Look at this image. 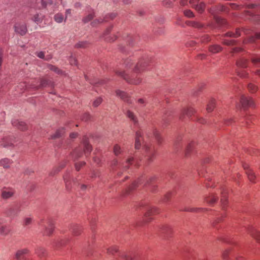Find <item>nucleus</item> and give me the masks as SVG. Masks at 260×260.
Listing matches in <instances>:
<instances>
[{
  "label": "nucleus",
  "mask_w": 260,
  "mask_h": 260,
  "mask_svg": "<svg viewBox=\"0 0 260 260\" xmlns=\"http://www.w3.org/2000/svg\"><path fill=\"white\" fill-rule=\"evenodd\" d=\"M116 73L117 75H120L122 77L124 78L126 81H128L130 83L132 84H139L141 83L142 81L141 78L140 77H136V78H132V77H129L126 73H125V71H116Z\"/></svg>",
  "instance_id": "1"
},
{
  "label": "nucleus",
  "mask_w": 260,
  "mask_h": 260,
  "mask_svg": "<svg viewBox=\"0 0 260 260\" xmlns=\"http://www.w3.org/2000/svg\"><path fill=\"white\" fill-rule=\"evenodd\" d=\"M14 28L15 32L22 36L26 34L27 31V26L24 22H17L15 23Z\"/></svg>",
  "instance_id": "2"
},
{
  "label": "nucleus",
  "mask_w": 260,
  "mask_h": 260,
  "mask_svg": "<svg viewBox=\"0 0 260 260\" xmlns=\"http://www.w3.org/2000/svg\"><path fill=\"white\" fill-rule=\"evenodd\" d=\"M240 102L243 107H252L254 105L253 99L246 95H242Z\"/></svg>",
  "instance_id": "3"
},
{
  "label": "nucleus",
  "mask_w": 260,
  "mask_h": 260,
  "mask_svg": "<svg viewBox=\"0 0 260 260\" xmlns=\"http://www.w3.org/2000/svg\"><path fill=\"white\" fill-rule=\"evenodd\" d=\"M189 3L199 12H203L204 11L205 5L204 3H202V2H200V0H190Z\"/></svg>",
  "instance_id": "4"
},
{
  "label": "nucleus",
  "mask_w": 260,
  "mask_h": 260,
  "mask_svg": "<svg viewBox=\"0 0 260 260\" xmlns=\"http://www.w3.org/2000/svg\"><path fill=\"white\" fill-rule=\"evenodd\" d=\"M12 124L20 130H26L27 128V126L25 122L19 121L18 119H13Z\"/></svg>",
  "instance_id": "5"
},
{
  "label": "nucleus",
  "mask_w": 260,
  "mask_h": 260,
  "mask_svg": "<svg viewBox=\"0 0 260 260\" xmlns=\"http://www.w3.org/2000/svg\"><path fill=\"white\" fill-rule=\"evenodd\" d=\"M10 232V228L8 225L4 224V219H0V234L6 236Z\"/></svg>",
  "instance_id": "6"
},
{
  "label": "nucleus",
  "mask_w": 260,
  "mask_h": 260,
  "mask_svg": "<svg viewBox=\"0 0 260 260\" xmlns=\"http://www.w3.org/2000/svg\"><path fill=\"white\" fill-rule=\"evenodd\" d=\"M15 192L12 188H4L2 190L1 196L3 199H10L11 197L13 196Z\"/></svg>",
  "instance_id": "7"
},
{
  "label": "nucleus",
  "mask_w": 260,
  "mask_h": 260,
  "mask_svg": "<svg viewBox=\"0 0 260 260\" xmlns=\"http://www.w3.org/2000/svg\"><path fill=\"white\" fill-rule=\"evenodd\" d=\"M243 167L244 169L246 170V174L248 175L249 180L250 181L254 182L255 178V175L254 172L252 171L251 169H249L248 165H246V164L243 165Z\"/></svg>",
  "instance_id": "8"
},
{
  "label": "nucleus",
  "mask_w": 260,
  "mask_h": 260,
  "mask_svg": "<svg viewBox=\"0 0 260 260\" xmlns=\"http://www.w3.org/2000/svg\"><path fill=\"white\" fill-rule=\"evenodd\" d=\"M148 63V60L146 59H142L140 60L138 63L135 66V71H142L143 70L145 67L147 65Z\"/></svg>",
  "instance_id": "9"
},
{
  "label": "nucleus",
  "mask_w": 260,
  "mask_h": 260,
  "mask_svg": "<svg viewBox=\"0 0 260 260\" xmlns=\"http://www.w3.org/2000/svg\"><path fill=\"white\" fill-rule=\"evenodd\" d=\"M65 133V128L62 127V128H59L57 129L54 134H52L51 136V139H57V138H60V137L62 136Z\"/></svg>",
  "instance_id": "10"
},
{
  "label": "nucleus",
  "mask_w": 260,
  "mask_h": 260,
  "mask_svg": "<svg viewBox=\"0 0 260 260\" xmlns=\"http://www.w3.org/2000/svg\"><path fill=\"white\" fill-rule=\"evenodd\" d=\"M29 251L28 249H20L18 250L15 254V258L17 260H22L23 256L27 254Z\"/></svg>",
  "instance_id": "11"
},
{
  "label": "nucleus",
  "mask_w": 260,
  "mask_h": 260,
  "mask_svg": "<svg viewBox=\"0 0 260 260\" xmlns=\"http://www.w3.org/2000/svg\"><path fill=\"white\" fill-rule=\"evenodd\" d=\"M116 94L125 102H131V100L126 93L124 92V91H122V90H120V89H117L116 91Z\"/></svg>",
  "instance_id": "12"
},
{
  "label": "nucleus",
  "mask_w": 260,
  "mask_h": 260,
  "mask_svg": "<svg viewBox=\"0 0 260 260\" xmlns=\"http://www.w3.org/2000/svg\"><path fill=\"white\" fill-rule=\"evenodd\" d=\"M142 142L143 137L141 131H137L136 133L135 146H141Z\"/></svg>",
  "instance_id": "13"
},
{
  "label": "nucleus",
  "mask_w": 260,
  "mask_h": 260,
  "mask_svg": "<svg viewBox=\"0 0 260 260\" xmlns=\"http://www.w3.org/2000/svg\"><path fill=\"white\" fill-rule=\"evenodd\" d=\"M72 231L73 234L75 236H78V235L81 234V232L82 231V228L81 225L75 224V225H73Z\"/></svg>",
  "instance_id": "14"
},
{
  "label": "nucleus",
  "mask_w": 260,
  "mask_h": 260,
  "mask_svg": "<svg viewBox=\"0 0 260 260\" xmlns=\"http://www.w3.org/2000/svg\"><path fill=\"white\" fill-rule=\"evenodd\" d=\"M157 212V209L155 207H152L151 208H148L147 211L146 213H145V216L146 217V220L147 221H149L150 219V216L152 215V214L155 213Z\"/></svg>",
  "instance_id": "15"
},
{
  "label": "nucleus",
  "mask_w": 260,
  "mask_h": 260,
  "mask_svg": "<svg viewBox=\"0 0 260 260\" xmlns=\"http://www.w3.org/2000/svg\"><path fill=\"white\" fill-rule=\"evenodd\" d=\"M12 163L13 161L8 158H5L0 160V166H3L4 168H9Z\"/></svg>",
  "instance_id": "16"
},
{
  "label": "nucleus",
  "mask_w": 260,
  "mask_h": 260,
  "mask_svg": "<svg viewBox=\"0 0 260 260\" xmlns=\"http://www.w3.org/2000/svg\"><path fill=\"white\" fill-rule=\"evenodd\" d=\"M222 49V48L219 45H212L209 47V51L211 53H218V52L221 51Z\"/></svg>",
  "instance_id": "17"
},
{
  "label": "nucleus",
  "mask_w": 260,
  "mask_h": 260,
  "mask_svg": "<svg viewBox=\"0 0 260 260\" xmlns=\"http://www.w3.org/2000/svg\"><path fill=\"white\" fill-rule=\"evenodd\" d=\"M127 116L130 119L134 124H137L138 122V120L134 114V113L132 112L131 110H128L126 112Z\"/></svg>",
  "instance_id": "18"
},
{
  "label": "nucleus",
  "mask_w": 260,
  "mask_h": 260,
  "mask_svg": "<svg viewBox=\"0 0 260 260\" xmlns=\"http://www.w3.org/2000/svg\"><path fill=\"white\" fill-rule=\"evenodd\" d=\"M248 233L252 237L260 242V233L258 231L253 229L252 230L248 231Z\"/></svg>",
  "instance_id": "19"
},
{
  "label": "nucleus",
  "mask_w": 260,
  "mask_h": 260,
  "mask_svg": "<svg viewBox=\"0 0 260 260\" xmlns=\"http://www.w3.org/2000/svg\"><path fill=\"white\" fill-rule=\"evenodd\" d=\"M54 230V226L52 223H48L47 226L45 225V234L50 235Z\"/></svg>",
  "instance_id": "20"
},
{
  "label": "nucleus",
  "mask_w": 260,
  "mask_h": 260,
  "mask_svg": "<svg viewBox=\"0 0 260 260\" xmlns=\"http://www.w3.org/2000/svg\"><path fill=\"white\" fill-rule=\"evenodd\" d=\"M44 16L42 14H39V13H37L35 14V15L33 16L32 17V20L37 23H40V22H42Z\"/></svg>",
  "instance_id": "21"
},
{
  "label": "nucleus",
  "mask_w": 260,
  "mask_h": 260,
  "mask_svg": "<svg viewBox=\"0 0 260 260\" xmlns=\"http://www.w3.org/2000/svg\"><path fill=\"white\" fill-rule=\"evenodd\" d=\"M215 107V100H214V99H211L207 105L206 110L208 112H212Z\"/></svg>",
  "instance_id": "22"
},
{
  "label": "nucleus",
  "mask_w": 260,
  "mask_h": 260,
  "mask_svg": "<svg viewBox=\"0 0 260 260\" xmlns=\"http://www.w3.org/2000/svg\"><path fill=\"white\" fill-rule=\"evenodd\" d=\"M195 110L193 108H186L182 110V114H186L187 116H191L194 113Z\"/></svg>",
  "instance_id": "23"
},
{
  "label": "nucleus",
  "mask_w": 260,
  "mask_h": 260,
  "mask_svg": "<svg viewBox=\"0 0 260 260\" xmlns=\"http://www.w3.org/2000/svg\"><path fill=\"white\" fill-rule=\"evenodd\" d=\"M64 181L67 190H70L71 188V184L72 182L70 176H69V175H65L64 177Z\"/></svg>",
  "instance_id": "24"
},
{
  "label": "nucleus",
  "mask_w": 260,
  "mask_h": 260,
  "mask_svg": "<svg viewBox=\"0 0 260 260\" xmlns=\"http://www.w3.org/2000/svg\"><path fill=\"white\" fill-rule=\"evenodd\" d=\"M36 252L40 257H43L46 255V251L43 247H39L36 249Z\"/></svg>",
  "instance_id": "25"
},
{
  "label": "nucleus",
  "mask_w": 260,
  "mask_h": 260,
  "mask_svg": "<svg viewBox=\"0 0 260 260\" xmlns=\"http://www.w3.org/2000/svg\"><path fill=\"white\" fill-rule=\"evenodd\" d=\"M15 138H12V137H9L5 140V146H14L15 145Z\"/></svg>",
  "instance_id": "26"
},
{
  "label": "nucleus",
  "mask_w": 260,
  "mask_h": 260,
  "mask_svg": "<svg viewBox=\"0 0 260 260\" xmlns=\"http://www.w3.org/2000/svg\"><path fill=\"white\" fill-rule=\"evenodd\" d=\"M49 83L48 81L45 80V79H42L40 81V85L38 86V85H35V84H32L31 87L34 88H39V87H45L46 85H48Z\"/></svg>",
  "instance_id": "27"
},
{
  "label": "nucleus",
  "mask_w": 260,
  "mask_h": 260,
  "mask_svg": "<svg viewBox=\"0 0 260 260\" xmlns=\"http://www.w3.org/2000/svg\"><path fill=\"white\" fill-rule=\"evenodd\" d=\"M117 260H137L135 259L133 256H131V255H128V254H122L120 255L119 258Z\"/></svg>",
  "instance_id": "28"
},
{
  "label": "nucleus",
  "mask_w": 260,
  "mask_h": 260,
  "mask_svg": "<svg viewBox=\"0 0 260 260\" xmlns=\"http://www.w3.org/2000/svg\"><path fill=\"white\" fill-rule=\"evenodd\" d=\"M256 39H260V32L259 34H256L254 36L250 37L248 39L244 40V42H254Z\"/></svg>",
  "instance_id": "29"
},
{
  "label": "nucleus",
  "mask_w": 260,
  "mask_h": 260,
  "mask_svg": "<svg viewBox=\"0 0 260 260\" xmlns=\"http://www.w3.org/2000/svg\"><path fill=\"white\" fill-rule=\"evenodd\" d=\"M238 7L235 4H229L228 6H221V10H223V11H226V10H229L230 8H232L233 9H235V8H237Z\"/></svg>",
  "instance_id": "30"
},
{
  "label": "nucleus",
  "mask_w": 260,
  "mask_h": 260,
  "mask_svg": "<svg viewBox=\"0 0 260 260\" xmlns=\"http://www.w3.org/2000/svg\"><path fill=\"white\" fill-rule=\"evenodd\" d=\"M237 63L238 66L242 67V68H245V67L247 66L248 61L247 59L243 58L242 59L239 60Z\"/></svg>",
  "instance_id": "31"
},
{
  "label": "nucleus",
  "mask_w": 260,
  "mask_h": 260,
  "mask_svg": "<svg viewBox=\"0 0 260 260\" xmlns=\"http://www.w3.org/2000/svg\"><path fill=\"white\" fill-rule=\"evenodd\" d=\"M54 19L56 22H63V20H64V18L63 16L62 15V14L57 13V14H56L54 16Z\"/></svg>",
  "instance_id": "32"
},
{
  "label": "nucleus",
  "mask_w": 260,
  "mask_h": 260,
  "mask_svg": "<svg viewBox=\"0 0 260 260\" xmlns=\"http://www.w3.org/2000/svg\"><path fill=\"white\" fill-rule=\"evenodd\" d=\"M251 61L255 65H259L260 64V57L259 56H253L251 57Z\"/></svg>",
  "instance_id": "33"
},
{
  "label": "nucleus",
  "mask_w": 260,
  "mask_h": 260,
  "mask_svg": "<svg viewBox=\"0 0 260 260\" xmlns=\"http://www.w3.org/2000/svg\"><path fill=\"white\" fill-rule=\"evenodd\" d=\"M217 198L216 196H209L206 199V201L209 204H213L216 201Z\"/></svg>",
  "instance_id": "34"
},
{
  "label": "nucleus",
  "mask_w": 260,
  "mask_h": 260,
  "mask_svg": "<svg viewBox=\"0 0 260 260\" xmlns=\"http://www.w3.org/2000/svg\"><path fill=\"white\" fill-rule=\"evenodd\" d=\"M104 21H107V17L105 18H98V19H95L91 22V24H92L93 26H95V25L98 24V23H101V22H104Z\"/></svg>",
  "instance_id": "35"
},
{
  "label": "nucleus",
  "mask_w": 260,
  "mask_h": 260,
  "mask_svg": "<svg viewBox=\"0 0 260 260\" xmlns=\"http://www.w3.org/2000/svg\"><path fill=\"white\" fill-rule=\"evenodd\" d=\"M89 43L87 41H82L79 42L76 45V46L78 48H86L88 46Z\"/></svg>",
  "instance_id": "36"
},
{
  "label": "nucleus",
  "mask_w": 260,
  "mask_h": 260,
  "mask_svg": "<svg viewBox=\"0 0 260 260\" xmlns=\"http://www.w3.org/2000/svg\"><path fill=\"white\" fill-rule=\"evenodd\" d=\"M240 30H239V29H237L236 31L235 34H233V32H228L226 34V36L228 37H239V36H240Z\"/></svg>",
  "instance_id": "37"
},
{
  "label": "nucleus",
  "mask_w": 260,
  "mask_h": 260,
  "mask_svg": "<svg viewBox=\"0 0 260 260\" xmlns=\"http://www.w3.org/2000/svg\"><path fill=\"white\" fill-rule=\"evenodd\" d=\"M118 250V248L117 246H111L107 249V252L109 254H114V253L117 252Z\"/></svg>",
  "instance_id": "38"
},
{
  "label": "nucleus",
  "mask_w": 260,
  "mask_h": 260,
  "mask_svg": "<svg viewBox=\"0 0 260 260\" xmlns=\"http://www.w3.org/2000/svg\"><path fill=\"white\" fill-rule=\"evenodd\" d=\"M17 87L20 92H22L27 87V84L25 82H22L18 84Z\"/></svg>",
  "instance_id": "39"
},
{
  "label": "nucleus",
  "mask_w": 260,
  "mask_h": 260,
  "mask_svg": "<svg viewBox=\"0 0 260 260\" xmlns=\"http://www.w3.org/2000/svg\"><path fill=\"white\" fill-rule=\"evenodd\" d=\"M82 143L84 146H88V145H90L91 146V144L90 142V140L87 136H84L82 139Z\"/></svg>",
  "instance_id": "40"
},
{
  "label": "nucleus",
  "mask_w": 260,
  "mask_h": 260,
  "mask_svg": "<svg viewBox=\"0 0 260 260\" xmlns=\"http://www.w3.org/2000/svg\"><path fill=\"white\" fill-rule=\"evenodd\" d=\"M248 88L250 92H255L257 89V87L255 86L253 83H249L248 85Z\"/></svg>",
  "instance_id": "41"
},
{
  "label": "nucleus",
  "mask_w": 260,
  "mask_h": 260,
  "mask_svg": "<svg viewBox=\"0 0 260 260\" xmlns=\"http://www.w3.org/2000/svg\"><path fill=\"white\" fill-rule=\"evenodd\" d=\"M102 102V98H98L94 101L93 105L94 107H98L99 105H100Z\"/></svg>",
  "instance_id": "42"
},
{
  "label": "nucleus",
  "mask_w": 260,
  "mask_h": 260,
  "mask_svg": "<svg viewBox=\"0 0 260 260\" xmlns=\"http://www.w3.org/2000/svg\"><path fill=\"white\" fill-rule=\"evenodd\" d=\"M32 219L31 217H26L24 219V225H28L30 223H32Z\"/></svg>",
  "instance_id": "43"
},
{
  "label": "nucleus",
  "mask_w": 260,
  "mask_h": 260,
  "mask_svg": "<svg viewBox=\"0 0 260 260\" xmlns=\"http://www.w3.org/2000/svg\"><path fill=\"white\" fill-rule=\"evenodd\" d=\"M184 14L185 16H188V17H192L194 16L193 12L190 10H184Z\"/></svg>",
  "instance_id": "44"
},
{
  "label": "nucleus",
  "mask_w": 260,
  "mask_h": 260,
  "mask_svg": "<svg viewBox=\"0 0 260 260\" xmlns=\"http://www.w3.org/2000/svg\"><path fill=\"white\" fill-rule=\"evenodd\" d=\"M93 16H94L93 14H92V13H90V14H88V15L86 16L83 19V21L84 22H89V21H90V20H91V19L93 18Z\"/></svg>",
  "instance_id": "45"
},
{
  "label": "nucleus",
  "mask_w": 260,
  "mask_h": 260,
  "mask_svg": "<svg viewBox=\"0 0 260 260\" xmlns=\"http://www.w3.org/2000/svg\"><path fill=\"white\" fill-rule=\"evenodd\" d=\"M191 25L193 27H196L197 28H202V27H203V24H201L200 22H192Z\"/></svg>",
  "instance_id": "46"
},
{
  "label": "nucleus",
  "mask_w": 260,
  "mask_h": 260,
  "mask_svg": "<svg viewBox=\"0 0 260 260\" xmlns=\"http://www.w3.org/2000/svg\"><path fill=\"white\" fill-rule=\"evenodd\" d=\"M222 205H225L226 203V198L224 192H222V198L221 199Z\"/></svg>",
  "instance_id": "47"
},
{
  "label": "nucleus",
  "mask_w": 260,
  "mask_h": 260,
  "mask_svg": "<svg viewBox=\"0 0 260 260\" xmlns=\"http://www.w3.org/2000/svg\"><path fill=\"white\" fill-rule=\"evenodd\" d=\"M210 38L209 35H204V36L202 37L201 41L203 42H209L210 41Z\"/></svg>",
  "instance_id": "48"
},
{
  "label": "nucleus",
  "mask_w": 260,
  "mask_h": 260,
  "mask_svg": "<svg viewBox=\"0 0 260 260\" xmlns=\"http://www.w3.org/2000/svg\"><path fill=\"white\" fill-rule=\"evenodd\" d=\"M90 118V116L88 113H85L83 116L82 117L83 120H88Z\"/></svg>",
  "instance_id": "49"
},
{
  "label": "nucleus",
  "mask_w": 260,
  "mask_h": 260,
  "mask_svg": "<svg viewBox=\"0 0 260 260\" xmlns=\"http://www.w3.org/2000/svg\"><path fill=\"white\" fill-rule=\"evenodd\" d=\"M121 151V149L120 147H115V148H114V152L115 154H119V153H120Z\"/></svg>",
  "instance_id": "50"
},
{
  "label": "nucleus",
  "mask_w": 260,
  "mask_h": 260,
  "mask_svg": "<svg viewBox=\"0 0 260 260\" xmlns=\"http://www.w3.org/2000/svg\"><path fill=\"white\" fill-rule=\"evenodd\" d=\"M49 68L51 70L56 72L57 73H58L59 74V73H61V71H60L59 69L57 68V67H55V66H50Z\"/></svg>",
  "instance_id": "51"
},
{
  "label": "nucleus",
  "mask_w": 260,
  "mask_h": 260,
  "mask_svg": "<svg viewBox=\"0 0 260 260\" xmlns=\"http://www.w3.org/2000/svg\"><path fill=\"white\" fill-rule=\"evenodd\" d=\"M84 162H78L75 164V168L77 170V171H79L80 168H81V166H84Z\"/></svg>",
  "instance_id": "52"
},
{
  "label": "nucleus",
  "mask_w": 260,
  "mask_h": 260,
  "mask_svg": "<svg viewBox=\"0 0 260 260\" xmlns=\"http://www.w3.org/2000/svg\"><path fill=\"white\" fill-rule=\"evenodd\" d=\"M223 43L224 44H226V45H231V44H234L235 42L233 40H224Z\"/></svg>",
  "instance_id": "53"
},
{
  "label": "nucleus",
  "mask_w": 260,
  "mask_h": 260,
  "mask_svg": "<svg viewBox=\"0 0 260 260\" xmlns=\"http://www.w3.org/2000/svg\"><path fill=\"white\" fill-rule=\"evenodd\" d=\"M70 62L72 65H76L77 63L75 57H71L70 59Z\"/></svg>",
  "instance_id": "54"
},
{
  "label": "nucleus",
  "mask_w": 260,
  "mask_h": 260,
  "mask_svg": "<svg viewBox=\"0 0 260 260\" xmlns=\"http://www.w3.org/2000/svg\"><path fill=\"white\" fill-rule=\"evenodd\" d=\"M77 136L78 133H76V132H73L72 133L70 134V138L71 140H73V139H75V138H77Z\"/></svg>",
  "instance_id": "55"
},
{
  "label": "nucleus",
  "mask_w": 260,
  "mask_h": 260,
  "mask_svg": "<svg viewBox=\"0 0 260 260\" xmlns=\"http://www.w3.org/2000/svg\"><path fill=\"white\" fill-rule=\"evenodd\" d=\"M229 253V250H225L224 251V252H222V257H223L224 259H226V258L228 257Z\"/></svg>",
  "instance_id": "56"
},
{
  "label": "nucleus",
  "mask_w": 260,
  "mask_h": 260,
  "mask_svg": "<svg viewBox=\"0 0 260 260\" xmlns=\"http://www.w3.org/2000/svg\"><path fill=\"white\" fill-rule=\"evenodd\" d=\"M37 55L40 58H45V53L43 51H40L38 52Z\"/></svg>",
  "instance_id": "57"
},
{
  "label": "nucleus",
  "mask_w": 260,
  "mask_h": 260,
  "mask_svg": "<svg viewBox=\"0 0 260 260\" xmlns=\"http://www.w3.org/2000/svg\"><path fill=\"white\" fill-rule=\"evenodd\" d=\"M242 50V48L240 47H235L232 50V52H238V51H241Z\"/></svg>",
  "instance_id": "58"
},
{
  "label": "nucleus",
  "mask_w": 260,
  "mask_h": 260,
  "mask_svg": "<svg viewBox=\"0 0 260 260\" xmlns=\"http://www.w3.org/2000/svg\"><path fill=\"white\" fill-rule=\"evenodd\" d=\"M42 2L44 5H47L49 3H50V0H42Z\"/></svg>",
  "instance_id": "59"
},
{
  "label": "nucleus",
  "mask_w": 260,
  "mask_h": 260,
  "mask_svg": "<svg viewBox=\"0 0 260 260\" xmlns=\"http://www.w3.org/2000/svg\"><path fill=\"white\" fill-rule=\"evenodd\" d=\"M108 16L109 17H110V18L113 19L114 18V17H115L116 14L115 13H110L108 15Z\"/></svg>",
  "instance_id": "60"
},
{
  "label": "nucleus",
  "mask_w": 260,
  "mask_h": 260,
  "mask_svg": "<svg viewBox=\"0 0 260 260\" xmlns=\"http://www.w3.org/2000/svg\"><path fill=\"white\" fill-rule=\"evenodd\" d=\"M154 135L156 138L158 139V138L159 137V134L158 133V132H157V131H155V132L154 133Z\"/></svg>",
  "instance_id": "61"
},
{
  "label": "nucleus",
  "mask_w": 260,
  "mask_h": 260,
  "mask_svg": "<svg viewBox=\"0 0 260 260\" xmlns=\"http://www.w3.org/2000/svg\"><path fill=\"white\" fill-rule=\"evenodd\" d=\"M138 102L139 103H144L145 101L144 99H143V98H140V99L138 100Z\"/></svg>",
  "instance_id": "62"
},
{
  "label": "nucleus",
  "mask_w": 260,
  "mask_h": 260,
  "mask_svg": "<svg viewBox=\"0 0 260 260\" xmlns=\"http://www.w3.org/2000/svg\"><path fill=\"white\" fill-rule=\"evenodd\" d=\"M71 9L67 10V11H66V16H68L69 14H71Z\"/></svg>",
  "instance_id": "63"
},
{
  "label": "nucleus",
  "mask_w": 260,
  "mask_h": 260,
  "mask_svg": "<svg viewBox=\"0 0 260 260\" xmlns=\"http://www.w3.org/2000/svg\"><path fill=\"white\" fill-rule=\"evenodd\" d=\"M187 0H181V3L182 5H184L187 3Z\"/></svg>",
  "instance_id": "64"
}]
</instances>
